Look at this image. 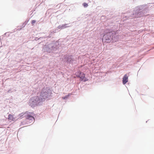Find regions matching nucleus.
Wrapping results in <instances>:
<instances>
[{"label":"nucleus","mask_w":154,"mask_h":154,"mask_svg":"<svg viewBox=\"0 0 154 154\" xmlns=\"http://www.w3.org/2000/svg\"><path fill=\"white\" fill-rule=\"evenodd\" d=\"M75 75L76 77L80 78V80L82 81L86 82L88 81V79L85 77V74L81 72L80 70L78 71L75 73Z\"/></svg>","instance_id":"obj_1"},{"label":"nucleus","mask_w":154,"mask_h":154,"mask_svg":"<svg viewBox=\"0 0 154 154\" xmlns=\"http://www.w3.org/2000/svg\"><path fill=\"white\" fill-rule=\"evenodd\" d=\"M50 91L49 88L47 87L43 88L40 93V96L43 97H47L48 95V93Z\"/></svg>","instance_id":"obj_2"},{"label":"nucleus","mask_w":154,"mask_h":154,"mask_svg":"<svg viewBox=\"0 0 154 154\" xmlns=\"http://www.w3.org/2000/svg\"><path fill=\"white\" fill-rule=\"evenodd\" d=\"M34 116V114L32 112H31L30 114H27L25 115L26 119H29L30 120H34L35 119L33 116Z\"/></svg>","instance_id":"obj_3"},{"label":"nucleus","mask_w":154,"mask_h":154,"mask_svg":"<svg viewBox=\"0 0 154 154\" xmlns=\"http://www.w3.org/2000/svg\"><path fill=\"white\" fill-rule=\"evenodd\" d=\"M128 77L126 74L124 76L123 78L122 83L124 85L128 81Z\"/></svg>","instance_id":"obj_4"},{"label":"nucleus","mask_w":154,"mask_h":154,"mask_svg":"<svg viewBox=\"0 0 154 154\" xmlns=\"http://www.w3.org/2000/svg\"><path fill=\"white\" fill-rule=\"evenodd\" d=\"M8 120L11 121H13L15 120V118H14L13 116L11 114H9L8 116Z\"/></svg>","instance_id":"obj_5"},{"label":"nucleus","mask_w":154,"mask_h":154,"mask_svg":"<svg viewBox=\"0 0 154 154\" xmlns=\"http://www.w3.org/2000/svg\"><path fill=\"white\" fill-rule=\"evenodd\" d=\"M83 5L84 7H87L88 6V5L87 3H84L83 4Z\"/></svg>","instance_id":"obj_6"},{"label":"nucleus","mask_w":154,"mask_h":154,"mask_svg":"<svg viewBox=\"0 0 154 154\" xmlns=\"http://www.w3.org/2000/svg\"><path fill=\"white\" fill-rule=\"evenodd\" d=\"M36 22V21L35 20H32V21L31 23L32 24H33L34 23H35Z\"/></svg>","instance_id":"obj_7"},{"label":"nucleus","mask_w":154,"mask_h":154,"mask_svg":"<svg viewBox=\"0 0 154 154\" xmlns=\"http://www.w3.org/2000/svg\"><path fill=\"white\" fill-rule=\"evenodd\" d=\"M24 114L23 113H21V114H20L19 115V116L20 117H21V116H23V115H24Z\"/></svg>","instance_id":"obj_8"},{"label":"nucleus","mask_w":154,"mask_h":154,"mask_svg":"<svg viewBox=\"0 0 154 154\" xmlns=\"http://www.w3.org/2000/svg\"><path fill=\"white\" fill-rule=\"evenodd\" d=\"M66 98V97H63V98L64 99H65V98Z\"/></svg>","instance_id":"obj_9"},{"label":"nucleus","mask_w":154,"mask_h":154,"mask_svg":"<svg viewBox=\"0 0 154 154\" xmlns=\"http://www.w3.org/2000/svg\"><path fill=\"white\" fill-rule=\"evenodd\" d=\"M141 17V16H138V17Z\"/></svg>","instance_id":"obj_10"},{"label":"nucleus","mask_w":154,"mask_h":154,"mask_svg":"<svg viewBox=\"0 0 154 154\" xmlns=\"http://www.w3.org/2000/svg\"><path fill=\"white\" fill-rule=\"evenodd\" d=\"M141 14V13H139L138 14Z\"/></svg>","instance_id":"obj_11"}]
</instances>
